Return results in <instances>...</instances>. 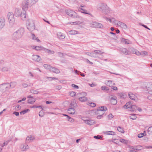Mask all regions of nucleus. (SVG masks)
I'll return each instance as SVG.
<instances>
[{
    "instance_id": "obj_27",
    "label": "nucleus",
    "mask_w": 152,
    "mask_h": 152,
    "mask_svg": "<svg viewBox=\"0 0 152 152\" xmlns=\"http://www.w3.org/2000/svg\"><path fill=\"white\" fill-rule=\"evenodd\" d=\"M129 97L131 99L134 100H135L136 96L134 94L131 92H129L128 94Z\"/></svg>"
},
{
    "instance_id": "obj_52",
    "label": "nucleus",
    "mask_w": 152,
    "mask_h": 152,
    "mask_svg": "<svg viewBox=\"0 0 152 152\" xmlns=\"http://www.w3.org/2000/svg\"><path fill=\"white\" fill-rule=\"evenodd\" d=\"M129 148L131 149L130 150H139L141 149H139L138 148H134L132 146H129Z\"/></svg>"
},
{
    "instance_id": "obj_57",
    "label": "nucleus",
    "mask_w": 152,
    "mask_h": 152,
    "mask_svg": "<svg viewBox=\"0 0 152 152\" xmlns=\"http://www.w3.org/2000/svg\"><path fill=\"white\" fill-rule=\"evenodd\" d=\"M75 93L74 91H71L69 92V95L72 96H73L75 95Z\"/></svg>"
},
{
    "instance_id": "obj_30",
    "label": "nucleus",
    "mask_w": 152,
    "mask_h": 152,
    "mask_svg": "<svg viewBox=\"0 0 152 152\" xmlns=\"http://www.w3.org/2000/svg\"><path fill=\"white\" fill-rule=\"evenodd\" d=\"M69 113L71 114H74L75 112V110L74 108H69L68 110Z\"/></svg>"
},
{
    "instance_id": "obj_23",
    "label": "nucleus",
    "mask_w": 152,
    "mask_h": 152,
    "mask_svg": "<svg viewBox=\"0 0 152 152\" xmlns=\"http://www.w3.org/2000/svg\"><path fill=\"white\" fill-rule=\"evenodd\" d=\"M84 121L85 123L89 125H91L94 123V121L91 120H84Z\"/></svg>"
},
{
    "instance_id": "obj_28",
    "label": "nucleus",
    "mask_w": 152,
    "mask_h": 152,
    "mask_svg": "<svg viewBox=\"0 0 152 152\" xmlns=\"http://www.w3.org/2000/svg\"><path fill=\"white\" fill-rule=\"evenodd\" d=\"M43 50H44L46 53L49 54H53L55 53L53 50H51L45 48H43Z\"/></svg>"
},
{
    "instance_id": "obj_22",
    "label": "nucleus",
    "mask_w": 152,
    "mask_h": 152,
    "mask_svg": "<svg viewBox=\"0 0 152 152\" xmlns=\"http://www.w3.org/2000/svg\"><path fill=\"white\" fill-rule=\"evenodd\" d=\"M121 42L122 43H124L125 44H131L132 43L129 40L124 38H122L121 40Z\"/></svg>"
},
{
    "instance_id": "obj_48",
    "label": "nucleus",
    "mask_w": 152,
    "mask_h": 152,
    "mask_svg": "<svg viewBox=\"0 0 152 152\" xmlns=\"http://www.w3.org/2000/svg\"><path fill=\"white\" fill-rule=\"evenodd\" d=\"M31 36H32V38L34 40H37V41L38 42L39 41V39H37V37H35V35L34 34H32Z\"/></svg>"
},
{
    "instance_id": "obj_47",
    "label": "nucleus",
    "mask_w": 152,
    "mask_h": 152,
    "mask_svg": "<svg viewBox=\"0 0 152 152\" xmlns=\"http://www.w3.org/2000/svg\"><path fill=\"white\" fill-rule=\"evenodd\" d=\"M77 31L75 30H71L69 32V34H77Z\"/></svg>"
},
{
    "instance_id": "obj_5",
    "label": "nucleus",
    "mask_w": 152,
    "mask_h": 152,
    "mask_svg": "<svg viewBox=\"0 0 152 152\" xmlns=\"http://www.w3.org/2000/svg\"><path fill=\"white\" fill-rule=\"evenodd\" d=\"M26 24L27 28L29 31H32L34 30L35 25L32 20H28Z\"/></svg>"
},
{
    "instance_id": "obj_18",
    "label": "nucleus",
    "mask_w": 152,
    "mask_h": 152,
    "mask_svg": "<svg viewBox=\"0 0 152 152\" xmlns=\"http://www.w3.org/2000/svg\"><path fill=\"white\" fill-rule=\"evenodd\" d=\"M57 38L60 39H63L65 37V35L61 32H58L57 34Z\"/></svg>"
},
{
    "instance_id": "obj_26",
    "label": "nucleus",
    "mask_w": 152,
    "mask_h": 152,
    "mask_svg": "<svg viewBox=\"0 0 152 152\" xmlns=\"http://www.w3.org/2000/svg\"><path fill=\"white\" fill-rule=\"evenodd\" d=\"M77 105V103L75 101H72L70 106L69 108H74L75 109V107H76Z\"/></svg>"
},
{
    "instance_id": "obj_6",
    "label": "nucleus",
    "mask_w": 152,
    "mask_h": 152,
    "mask_svg": "<svg viewBox=\"0 0 152 152\" xmlns=\"http://www.w3.org/2000/svg\"><path fill=\"white\" fill-rule=\"evenodd\" d=\"M66 14L74 18H79V16L77 15L75 12L70 10L66 11Z\"/></svg>"
},
{
    "instance_id": "obj_36",
    "label": "nucleus",
    "mask_w": 152,
    "mask_h": 152,
    "mask_svg": "<svg viewBox=\"0 0 152 152\" xmlns=\"http://www.w3.org/2000/svg\"><path fill=\"white\" fill-rule=\"evenodd\" d=\"M104 134H106L108 135H115V132L113 131H107L104 132Z\"/></svg>"
},
{
    "instance_id": "obj_16",
    "label": "nucleus",
    "mask_w": 152,
    "mask_h": 152,
    "mask_svg": "<svg viewBox=\"0 0 152 152\" xmlns=\"http://www.w3.org/2000/svg\"><path fill=\"white\" fill-rule=\"evenodd\" d=\"M116 97L115 96H111L110 97V102L113 105L116 104L117 102Z\"/></svg>"
},
{
    "instance_id": "obj_55",
    "label": "nucleus",
    "mask_w": 152,
    "mask_h": 152,
    "mask_svg": "<svg viewBox=\"0 0 152 152\" xmlns=\"http://www.w3.org/2000/svg\"><path fill=\"white\" fill-rule=\"evenodd\" d=\"M42 108V109L43 110V108H42V106H36V105H33L31 107V108Z\"/></svg>"
},
{
    "instance_id": "obj_62",
    "label": "nucleus",
    "mask_w": 152,
    "mask_h": 152,
    "mask_svg": "<svg viewBox=\"0 0 152 152\" xmlns=\"http://www.w3.org/2000/svg\"><path fill=\"white\" fill-rule=\"evenodd\" d=\"M90 106L92 107H95L96 104L95 103L91 102L90 103Z\"/></svg>"
},
{
    "instance_id": "obj_56",
    "label": "nucleus",
    "mask_w": 152,
    "mask_h": 152,
    "mask_svg": "<svg viewBox=\"0 0 152 152\" xmlns=\"http://www.w3.org/2000/svg\"><path fill=\"white\" fill-rule=\"evenodd\" d=\"M44 112L41 110L39 111V115L40 117H42L43 116Z\"/></svg>"
},
{
    "instance_id": "obj_46",
    "label": "nucleus",
    "mask_w": 152,
    "mask_h": 152,
    "mask_svg": "<svg viewBox=\"0 0 152 152\" xmlns=\"http://www.w3.org/2000/svg\"><path fill=\"white\" fill-rule=\"evenodd\" d=\"M147 132L149 134H152V126L148 128Z\"/></svg>"
},
{
    "instance_id": "obj_3",
    "label": "nucleus",
    "mask_w": 152,
    "mask_h": 152,
    "mask_svg": "<svg viewBox=\"0 0 152 152\" xmlns=\"http://www.w3.org/2000/svg\"><path fill=\"white\" fill-rule=\"evenodd\" d=\"M14 82H11L10 84L8 83H5L0 85V90L2 91L5 92L10 89L12 84H15Z\"/></svg>"
},
{
    "instance_id": "obj_7",
    "label": "nucleus",
    "mask_w": 152,
    "mask_h": 152,
    "mask_svg": "<svg viewBox=\"0 0 152 152\" xmlns=\"http://www.w3.org/2000/svg\"><path fill=\"white\" fill-rule=\"evenodd\" d=\"M91 27L92 28H97L102 29L104 26L101 23L95 21L93 22L90 24Z\"/></svg>"
},
{
    "instance_id": "obj_10",
    "label": "nucleus",
    "mask_w": 152,
    "mask_h": 152,
    "mask_svg": "<svg viewBox=\"0 0 152 152\" xmlns=\"http://www.w3.org/2000/svg\"><path fill=\"white\" fill-rule=\"evenodd\" d=\"M95 52V56L96 57H94V58H102L103 57V56L102 55V54L104 53V52L101 51L100 50H96L94 51Z\"/></svg>"
},
{
    "instance_id": "obj_15",
    "label": "nucleus",
    "mask_w": 152,
    "mask_h": 152,
    "mask_svg": "<svg viewBox=\"0 0 152 152\" xmlns=\"http://www.w3.org/2000/svg\"><path fill=\"white\" fill-rule=\"evenodd\" d=\"M120 51L125 55H130L131 54V52L126 48H121L120 50Z\"/></svg>"
},
{
    "instance_id": "obj_64",
    "label": "nucleus",
    "mask_w": 152,
    "mask_h": 152,
    "mask_svg": "<svg viewBox=\"0 0 152 152\" xmlns=\"http://www.w3.org/2000/svg\"><path fill=\"white\" fill-rule=\"evenodd\" d=\"M56 89L58 90H60L62 88V87L61 86H56Z\"/></svg>"
},
{
    "instance_id": "obj_51",
    "label": "nucleus",
    "mask_w": 152,
    "mask_h": 152,
    "mask_svg": "<svg viewBox=\"0 0 152 152\" xmlns=\"http://www.w3.org/2000/svg\"><path fill=\"white\" fill-rule=\"evenodd\" d=\"M101 89L103 90L108 91L109 90V88L106 86H103L101 87Z\"/></svg>"
},
{
    "instance_id": "obj_29",
    "label": "nucleus",
    "mask_w": 152,
    "mask_h": 152,
    "mask_svg": "<svg viewBox=\"0 0 152 152\" xmlns=\"http://www.w3.org/2000/svg\"><path fill=\"white\" fill-rule=\"evenodd\" d=\"M95 52H94V51L91 53L89 52H86L85 53V54L88 55V56H90L91 57H94H94H96L95 55Z\"/></svg>"
},
{
    "instance_id": "obj_34",
    "label": "nucleus",
    "mask_w": 152,
    "mask_h": 152,
    "mask_svg": "<svg viewBox=\"0 0 152 152\" xmlns=\"http://www.w3.org/2000/svg\"><path fill=\"white\" fill-rule=\"evenodd\" d=\"M137 107L135 105H131L130 109L129 110L130 111H133L137 109Z\"/></svg>"
},
{
    "instance_id": "obj_24",
    "label": "nucleus",
    "mask_w": 152,
    "mask_h": 152,
    "mask_svg": "<svg viewBox=\"0 0 152 152\" xmlns=\"http://www.w3.org/2000/svg\"><path fill=\"white\" fill-rule=\"evenodd\" d=\"M34 138V137L32 136H28L26 139V142H31L33 140Z\"/></svg>"
},
{
    "instance_id": "obj_63",
    "label": "nucleus",
    "mask_w": 152,
    "mask_h": 152,
    "mask_svg": "<svg viewBox=\"0 0 152 152\" xmlns=\"http://www.w3.org/2000/svg\"><path fill=\"white\" fill-rule=\"evenodd\" d=\"M72 86L76 89H78L79 88V87L78 86L74 84H72Z\"/></svg>"
},
{
    "instance_id": "obj_38",
    "label": "nucleus",
    "mask_w": 152,
    "mask_h": 152,
    "mask_svg": "<svg viewBox=\"0 0 152 152\" xmlns=\"http://www.w3.org/2000/svg\"><path fill=\"white\" fill-rule=\"evenodd\" d=\"M79 10L82 13L90 15V14L87 12V11L86 10L83 9L82 8L79 7Z\"/></svg>"
},
{
    "instance_id": "obj_31",
    "label": "nucleus",
    "mask_w": 152,
    "mask_h": 152,
    "mask_svg": "<svg viewBox=\"0 0 152 152\" xmlns=\"http://www.w3.org/2000/svg\"><path fill=\"white\" fill-rule=\"evenodd\" d=\"M10 69L9 67L4 66L1 69V71L3 72H8L9 71Z\"/></svg>"
},
{
    "instance_id": "obj_58",
    "label": "nucleus",
    "mask_w": 152,
    "mask_h": 152,
    "mask_svg": "<svg viewBox=\"0 0 152 152\" xmlns=\"http://www.w3.org/2000/svg\"><path fill=\"white\" fill-rule=\"evenodd\" d=\"M9 142V140L7 141H6L4 142V143L2 144V147H4L5 145H7Z\"/></svg>"
},
{
    "instance_id": "obj_54",
    "label": "nucleus",
    "mask_w": 152,
    "mask_h": 152,
    "mask_svg": "<svg viewBox=\"0 0 152 152\" xmlns=\"http://www.w3.org/2000/svg\"><path fill=\"white\" fill-rule=\"evenodd\" d=\"M72 23L71 24H75V25H80L81 23V22L79 21H76L75 22H72Z\"/></svg>"
},
{
    "instance_id": "obj_39",
    "label": "nucleus",
    "mask_w": 152,
    "mask_h": 152,
    "mask_svg": "<svg viewBox=\"0 0 152 152\" xmlns=\"http://www.w3.org/2000/svg\"><path fill=\"white\" fill-rule=\"evenodd\" d=\"M30 92L33 94H37L39 93V92L36 90L32 89L30 90Z\"/></svg>"
},
{
    "instance_id": "obj_60",
    "label": "nucleus",
    "mask_w": 152,
    "mask_h": 152,
    "mask_svg": "<svg viewBox=\"0 0 152 152\" xmlns=\"http://www.w3.org/2000/svg\"><path fill=\"white\" fill-rule=\"evenodd\" d=\"M94 138L96 139H101L102 138V137L99 135L95 136Z\"/></svg>"
},
{
    "instance_id": "obj_59",
    "label": "nucleus",
    "mask_w": 152,
    "mask_h": 152,
    "mask_svg": "<svg viewBox=\"0 0 152 152\" xmlns=\"http://www.w3.org/2000/svg\"><path fill=\"white\" fill-rule=\"evenodd\" d=\"M57 54L59 57H62L64 56V54L61 52H58L57 53Z\"/></svg>"
},
{
    "instance_id": "obj_61",
    "label": "nucleus",
    "mask_w": 152,
    "mask_h": 152,
    "mask_svg": "<svg viewBox=\"0 0 152 152\" xmlns=\"http://www.w3.org/2000/svg\"><path fill=\"white\" fill-rule=\"evenodd\" d=\"M113 116L111 114H109L108 116L109 119L110 120L113 118Z\"/></svg>"
},
{
    "instance_id": "obj_42",
    "label": "nucleus",
    "mask_w": 152,
    "mask_h": 152,
    "mask_svg": "<svg viewBox=\"0 0 152 152\" xmlns=\"http://www.w3.org/2000/svg\"><path fill=\"white\" fill-rule=\"evenodd\" d=\"M130 118L132 119L135 120L137 118L136 115L134 114H131L130 116H129Z\"/></svg>"
},
{
    "instance_id": "obj_44",
    "label": "nucleus",
    "mask_w": 152,
    "mask_h": 152,
    "mask_svg": "<svg viewBox=\"0 0 152 152\" xmlns=\"http://www.w3.org/2000/svg\"><path fill=\"white\" fill-rule=\"evenodd\" d=\"M120 141L121 142L125 144H127L128 142L127 140L124 139H121L120 140Z\"/></svg>"
},
{
    "instance_id": "obj_45",
    "label": "nucleus",
    "mask_w": 152,
    "mask_h": 152,
    "mask_svg": "<svg viewBox=\"0 0 152 152\" xmlns=\"http://www.w3.org/2000/svg\"><path fill=\"white\" fill-rule=\"evenodd\" d=\"M30 110L28 109H26V110H23L21 111L20 113L21 115L24 114L26 113H27L28 112L30 111Z\"/></svg>"
},
{
    "instance_id": "obj_37",
    "label": "nucleus",
    "mask_w": 152,
    "mask_h": 152,
    "mask_svg": "<svg viewBox=\"0 0 152 152\" xmlns=\"http://www.w3.org/2000/svg\"><path fill=\"white\" fill-rule=\"evenodd\" d=\"M34 48L36 50H43V47L42 46H34Z\"/></svg>"
},
{
    "instance_id": "obj_40",
    "label": "nucleus",
    "mask_w": 152,
    "mask_h": 152,
    "mask_svg": "<svg viewBox=\"0 0 152 152\" xmlns=\"http://www.w3.org/2000/svg\"><path fill=\"white\" fill-rule=\"evenodd\" d=\"M140 55L142 56H147L148 55V53L147 52L145 51H142L141 52H140Z\"/></svg>"
},
{
    "instance_id": "obj_25",
    "label": "nucleus",
    "mask_w": 152,
    "mask_h": 152,
    "mask_svg": "<svg viewBox=\"0 0 152 152\" xmlns=\"http://www.w3.org/2000/svg\"><path fill=\"white\" fill-rule=\"evenodd\" d=\"M50 71L56 73H58L60 72V70L54 67H52V66L51 67Z\"/></svg>"
},
{
    "instance_id": "obj_32",
    "label": "nucleus",
    "mask_w": 152,
    "mask_h": 152,
    "mask_svg": "<svg viewBox=\"0 0 152 152\" xmlns=\"http://www.w3.org/2000/svg\"><path fill=\"white\" fill-rule=\"evenodd\" d=\"M20 16L22 19H24L26 16V12L25 11H24L23 12H21Z\"/></svg>"
},
{
    "instance_id": "obj_1",
    "label": "nucleus",
    "mask_w": 152,
    "mask_h": 152,
    "mask_svg": "<svg viewBox=\"0 0 152 152\" xmlns=\"http://www.w3.org/2000/svg\"><path fill=\"white\" fill-rule=\"evenodd\" d=\"M24 30L23 28H20L14 32L13 35L14 39H18L21 38L23 34Z\"/></svg>"
},
{
    "instance_id": "obj_20",
    "label": "nucleus",
    "mask_w": 152,
    "mask_h": 152,
    "mask_svg": "<svg viewBox=\"0 0 152 152\" xmlns=\"http://www.w3.org/2000/svg\"><path fill=\"white\" fill-rule=\"evenodd\" d=\"M130 52L132 53L133 54H135L137 56H140V52L137 50L136 49L133 48H130Z\"/></svg>"
},
{
    "instance_id": "obj_33",
    "label": "nucleus",
    "mask_w": 152,
    "mask_h": 152,
    "mask_svg": "<svg viewBox=\"0 0 152 152\" xmlns=\"http://www.w3.org/2000/svg\"><path fill=\"white\" fill-rule=\"evenodd\" d=\"M97 110L105 112V111L107 110V108L105 107L102 106L98 107L97 109Z\"/></svg>"
},
{
    "instance_id": "obj_35",
    "label": "nucleus",
    "mask_w": 152,
    "mask_h": 152,
    "mask_svg": "<svg viewBox=\"0 0 152 152\" xmlns=\"http://www.w3.org/2000/svg\"><path fill=\"white\" fill-rule=\"evenodd\" d=\"M131 104L130 102H127L126 104L124 106V107L125 108L127 109H130V107L131 106Z\"/></svg>"
},
{
    "instance_id": "obj_13",
    "label": "nucleus",
    "mask_w": 152,
    "mask_h": 152,
    "mask_svg": "<svg viewBox=\"0 0 152 152\" xmlns=\"http://www.w3.org/2000/svg\"><path fill=\"white\" fill-rule=\"evenodd\" d=\"M32 58L33 61L38 62L41 60V57L38 55H33Z\"/></svg>"
},
{
    "instance_id": "obj_11",
    "label": "nucleus",
    "mask_w": 152,
    "mask_h": 152,
    "mask_svg": "<svg viewBox=\"0 0 152 152\" xmlns=\"http://www.w3.org/2000/svg\"><path fill=\"white\" fill-rule=\"evenodd\" d=\"M95 113L97 115V118L98 119H100L102 117V116L105 113V112H103L97 109Z\"/></svg>"
},
{
    "instance_id": "obj_49",
    "label": "nucleus",
    "mask_w": 152,
    "mask_h": 152,
    "mask_svg": "<svg viewBox=\"0 0 152 152\" xmlns=\"http://www.w3.org/2000/svg\"><path fill=\"white\" fill-rule=\"evenodd\" d=\"M67 119L68 121L72 123L74 121V120L73 118L69 116H67Z\"/></svg>"
},
{
    "instance_id": "obj_17",
    "label": "nucleus",
    "mask_w": 152,
    "mask_h": 152,
    "mask_svg": "<svg viewBox=\"0 0 152 152\" xmlns=\"http://www.w3.org/2000/svg\"><path fill=\"white\" fill-rule=\"evenodd\" d=\"M21 12L20 9L19 8H16L14 12V15L16 17H19L20 16Z\"/></svg>"
},
{
    "instance_id": "obj_19",
    "label": "nucleus",
    "mask_w": 152,
    "mask_h": 152,
    "mask_svg": "<svg viewBox=\"0 0 152 152\" xmlns=\"http://www.w3.org/2000/svg\"><path fill=\"white\" fill-rule=\"evenodd\" d=\"M29 148L28 146L26 144H22L20 147V148L22 151H25Z\"/></svg>"
},
{
    "instance_id": "obj_9",
    "label": "nucleus",
    "mask_w": 152,
    "mask_h": 152,
    "mask_svg": "<svg viewBox=\"0 0 152 152\" xmlns=\"http://www.w3.org/2000/svg\"><path fill=\"white\" fill-rule=\"evenodd\" d=\"M7 17L10 23L13 24L15 21L14 17V14L12 12H10L8 13Z\"/></svg>"
},
{
    "instance_id": "obj_43",
    "label": "nucleus",
    "mask_w": 152,
    "mask_h": 152,
    "mask_svg": "<svg viewBox=\"0 0 152 152\" xmlns=\"http://www.w3.org/2000/svg\"><path fill=\"white\" fill-rule=\"evenodd\" d=\"M117 130L119 132L124 133V131L123 128H121V127L118 126L117 128Z\"/></svg>"
},
{
    "instance_id": "obj_4",
    "label": "nucleus",
    "mask_w": 152,
    "mask_h": 152,
    "mask_svg": "<svg viewBox=\"0 0 152 152\" xmlns=\"http://www.w3.org/2000/svg\"><path fill=\"white\" fill-rule=\"evenodd\" d=\"M38 0H27L25 3L23 5V9H26L28 7H31L35 4Z\"/></svg>"
},
{
    "instance_id": "obj_53",
    "label": "nucleus",
    "mask_w": 152,
    "mask_h": 152,
    "mask_svg": "<svg viewBox=\"0 0 152 152\" xmlns=\"http://www.w3.org/2000/svg\"><path fill=\"white\" fill-rule=\"evenodd\" d=\"M144 132H145V131L144 132V133H140L138 134V137L139 138H141L142 137L144 136L145 135V134L144 133ZM146 134H145V135Z\"/></svg>"
},
{
    "instance_id": "obj_8",
    "label": "nucleus",
    "mask_w": 152,
    "mask_h": 152,
    "mask_svg": "<svg viewBox=\"0 0 152 152\" xmlns=\"http://www.w3.org/2000/svg\"><path fill=\"white\" fill-rule=\"evenodd\" d=\"M112 19L113 20V22L115 24L117 25L124 29L127 28V26L125 23L121 21L115 20L114 18H112Z\"/></svg>"
},
{
    "instance_id": "obj_2",
    "label": "nucleus",
    "mask_w": 152,
    "mask_h": 152,
    "mask_svg": "<svg viewBox=\"0 0 152 152\" xmlns=\"http://www.w3.org/2000/svg\"><path fill=\"white\" fill-rule=\"evenodd\" d=\"M97 9L100 11L106 13L107 12L108 7L105 3H100L97 6Z\"/></svg>"
},
{
    "instance_id": "obj_41",
    "label": "nucleus",
    "mask_w": 152,
    "mask_h": 152,
    "mask_svg": "<svg viewBox=\"0 0 152 152\" xmlns=\"http://www.w3.org/2000/svg\"><path fill=\"white\" fill-rule=\"evenodd\" d=\"M43 66L45 69H49L50 71L51 66L50 65L45 64L43 65Z\"/></svg>"
},
{
    "instance_id": "obj_50",
    "label": "nucleus",
    "mask_w": 152,
    "mask_h": 152,
    "mask_svg": "<svg viewBox=\"0 0 152 152\" xmlns=\"http://www.w3.org/2000/svg\"><path fill=\"white\" fill-rule=\"evenodd\" d=\"M35 101V99L34 100L29 99L28 100V102L31 104H33Z\"/></svg>"
},
{
    "instance_id": "obj_14",
    "label": "nucleus",
    "mask_w": 152,
    "mask_h": 152,
    "mask_svg": "<svg viewBox=\"0 0 152 152\" xmlns=\"http://www.w3.org/2000/svg\"><path fill=\"white\" fill-rule=\"evenodd\" d=\"M5 23V19L4 18H0V30L1 29L4 27Z\"/></svg>"
},
{
    "instance_id": "obj_12",
    "label": "nucleus",
    "mask_w": 152,
    "mask_h": 152,
    "mask_svg": "<svg viewBox=\"0 0 152 152\" xmlns=\"http://www.w3.org/2000/svg\"><path fill=\"white\" fill-rule=\"evenodd\" d=\"M83 95L84 96L79 98L78 99L80 102H85L88 99V98L85 96L87 95V93L85 92L83 93Z\"/></svg>"
},
{
    "instance_id": "obj_21",
    "label": "nucleus",
    "mask_w": 152,
    "mask_h": 152,
    "mask_svg": "<svg viewBox=\"0 0 152 152\" xmlns=\"http://www.w3.org/2000/svg\"><path fill=\"white\" fill-rule=\"evenodd\" d=\"M105 83L107 86L110 87L115 85V83H113L112 80H107L105 81Z\"/></svg>"
}]
</instances>
